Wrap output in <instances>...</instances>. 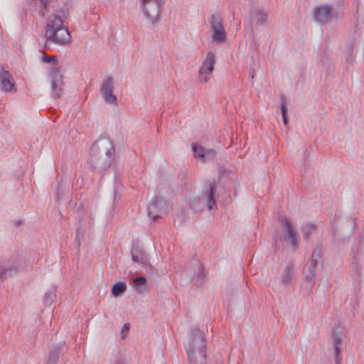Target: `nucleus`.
<instances>
[{"mask_svg": "<svg viewBox=\"0 0 364 364\" xmlns=\"http://www.w3.org/2000/svg\"><path fill=\"white\" fill-rule=\"evenodd\" d=\"M69 16L68 9H60L46 15L45 38L46 43L60 46H68L71 43L68 30L63 26L64 20Z\"/></svg>", "mask_w": 364, "mask_h": 364, "instance_id": "1", "label": "nucleus"}, {"mask_svg": "<svg viewBox=\"0 0 364 364\" xmlns=\"http://www.w3.org/2000/svg\"><path fill=\"white\" fill-rule=\"evenodd\" d=\"M185 346L190 364H205L206 341L203 332L192 328Z\"/></svg>", "mask_w": 364, "mask_h": 364, "instance_id": "2", "label": "nucleus"}, {"mask_svg": "<svg viewBox=\"0 0 364 364\" xmlns=\"http://www.w3.org/2000/svg\"><path fill=\"white\" fill-rule=\"evenodd\" d=\"M114 154L112 141L107 138L97 140L90 148V161L94 168L106 169L109 166L111 157Z\"/></svg>", "mask_w": 364, "mask_h": 364, "instance_id": "3", "label": "nucleus"}, {"mask_svg": "<svg viewBox=\"0 0 364 364\" xmlns=\"http://www.w3.org/2000/svg\"><path fill=\"white\" fill-rule=\"evenodd\" d=\"M215 64V54L212 51L208 52L198 70V78L200 83H206L210 80Z\"/></svg>", "mask_w": 364, "mask_h": 364, "instance_id": "4", "label": "nucleus"}, {"mask_svg": "<svg viewBox=\"0 0 364 364\" xmlns=\"http://www.w3.org/2000/svg\"><path fill=\"white\" fill-rule=\"evenodd\" d=\"M279 222L284 228V241L296 250L299 247L300 241L299 233L287 217L282 216Z\"/></svg>", "mask_w": 364, "mask_h": 364, "instance_id": "5", "label": "nucleus"}, {"mask_svg": "<svg viewBox=\"0 0 364 364\" xmlns=\"http://www.w3.org/2000/svg\"><path fill=\"white\" fill-rule=\"evenodd\" d=\"M162 0H141L144 14L149 23L154 25L159 19L160 4Z\"/></svg>", "mask_w": 364, "mask_h": 364, "instance_id": "6", "label": "nucleus"}, {"mask_svg": "<svg viewBox=\"0 0 364 364\" xmlns=\"http://www.w3.org/2000/svg\"><path fill=\"white\" fill-rule=\"evenodd\" d=\"M213 30L212 38L216 43H222L227 38L226 31L222 23V18L219 14H213L210 21Z\"/></svg>", "mask_w": 364, "mask_h": 364, "instance_id": "7", "label": "nucleus"}, {"mask_svg": "<svg viewBox=\"0 0 364 364\" xmlns=\"http://www.w3.org/2000/svg\"><path fill=\"white\" fill-rule=\"evenodd\" d=\"M218 188V182L215 180L209 181L204 185L203 197L209 210L216 207L215 194Z\"/></svg>", "mask_w": 364, "mask_h": 364, "instance_id": "8", "label": "nucleus"}, {"mask_svg": "<svg viewBox=\"0 0 364 364\" xmlns=\"http://www.w3.org/2000/svg\"><path fill=\"white\" fill-rule=\"evenodd\" d=\"M114 80L112 77H106L101 85V95L103 99L109 104L117 105V98L113 94Z\"/></svg>", "mask_w": 364, "mask_h": 364, "instance_id": "9", "label": "nucleus"}, {"mask_svg": "<svg viewBox=\"0 0 364 364\" xmlns=\"http://www.w3.org/2000/svg\"><path fill=\"white\" fill-rule=\"evenodd\" d=\"M50 76L51 78L53 95L55 98H58L61 96L63 90V76L57 67H54L50 69Z\"/></svg>", "mask_w": 364, "mask_h": 364, "instance_id": "10", "label": "nucleus"}, {"mask_svg": "<svg viewBox=\"0 0 364 364\" xmlns=\"http://www.w3.org/2000/svg\"><path fill=\"white\" fill-rule=\"evenodd\" d=\"M295 267L293 263H287L280 276V283L284 287H288L293 284L296 277Z\"/></svg>", "mask_w": 364, "mask_h": 364, "instance_id": "11", "label": "nucleus"}, {"mask_svg": "<svg viewBox=\"0 0 364 364\" xmlns=\"http://www.w3.org/2000/svg\"><path fill=\"white\" fill-rule=\"evenodd\" d=\"M314 15L316 21L325 23L332 18V9L330 6H321L315 7Z\"/></svg>", "mask_w": 364, "mask_h": 364, "instance_id": "12", "label": "nucleus"}, {"mask_svg": "<svg viewBox=\"0 0 364 364\" xmlns=\"http://www.w3.org/2000/svg\"><path fill=\"white\" fill-rule=\"evenodd\" d=\"M15 85L12 75L6 70L0 72V87L6 92H11Z\"/></svg>", "mask_w": 364, "mask_h": 364, "instance_id": "13", "label": "nucleus"}, {"mask_svg": "<svg viewBox=\"0 0 364 364\" xmlns=\"http://www.w3.org/2000/svg\"><path fill=\"white\" fill-rule=\"evenodd\" d=\"M132 257L133 262L141 264L144 267L148 265L147 255L139 247H134L132 250Z\"/></svg>", "mask_w": 364, "mask_h": 364, "instance_id": "14", "label": "nucleus"}, {"mask_svg": "<svg viewBox=\"0 0 364 364\" xmlns=\"http://www.w3.org/2000/svg\"><path fill=\"white\" fill-rule=\"evenodd\" d=\"M127 289V285L124 282H117L112 288V294L114 296H119L122 294Z\"/></svg>", "mask_w": 364, "mask_h": 364, "instance_id": "15", "label": "nucleus"}, {"mask_svg": "<svg viewBox=\"0 0 364 364\" xmlns=\"http://www.w3.org/2000/svg\"><path fill=\"white\" fill-rule=\"evenodd\" d=\"M146 282V279L144 277H139L134 279V288L138 293L142 294L146 290L144 286Z\"/></svg>", "mask_w": 364, "mask_h": 364, "instance_id": "16", "label": "nucleus"}, {"mask_svg": "<svg viewBox=\"0 0 364 364\" xmlns=\"http://www.w3.org/2000/svg\"><path fill=\"white\" fill-rule=\"evenodd\" d=\"M316 230V226L311 223H306L302 226L304 238L307 239Z\"/></svg>", "mask_w": 364, "mask_h": 364, "instance_id": "17", "label": "nucleus"}, {"mask_svg": "<svg viewBox=\"0 0 364 364\" xmlns=\"http://www.w3.org/2000/svg\"><path fill=\"white\" fill-rule=\"evenodd\" d=\"M148 214L154 220L159 218V211L158 210L157 201L153 202L148 207Z\"/></svg>", "mask_w": 364, "mask_h": 364, "instance_id": "18", "label": "nucleus"}, {"mask_svg": "<svg viewBox=\"0 0 364 364\" xmlns=\"http://www.w3.org/2000/svg\"><path fill=\"white\" fill-rule=\"evenodd\" d=\"M193 151L196 157L199 158L201 161L205 162V149L201 146L192 145Z\"/></svg>", "mask_w": 364, "mask_h": 364, "instance_id": "19", "label": "nucleus"}, {"mask_svg": "<svg viewBox=\"0 0 364 364\" xmlns=\"http://www.w3.org/2000/svg\"><path fill=\"white\" fill-rule=\"evenodd\" d=\"M42 5L43 6V11H42V15L46 16L48 14L50 8L55 7V1L53 0H41Z\"/></svg>", "mask_w": 364, "mask_h": 364, "instance_id": "20", "label": "nucleus"}, {"mask_svg": "<svg viewBox=\"0 0 364 364\" xmlns=\"http://www.w3.org/2000/svg\"><path fill=\"white\" fill-rule=\"evenodd\" d=\"M282 105H281V112L283 119V122L284 124H287V107L286 106V100L284 95L282 96Z\"/></svg>", "mask_w": 364, "mask_h": 364, "instance_id": "21", "label": "nucleus"}, {"mask_svg": "<svg viewBox=\"0 0 364 364\" xmlns=\"http://www.w3.org/2000/svg\"><path fill=\"white\" fill-rule=\"evenodd\" d=\"M341 338L336 335L334 336V352H335V354H336V361L337 362L338 361V355H339V353L341 352V348H340V346L341 344Z\"/></svg>", "mask_w": 364, "mask_h": 364, "instance_id": "22", "label": "nucleus"}, {"mask_svg": "<svg viewBox=\"0 0 364 364\" xmlns=\"http://www.w3.org/2000/svg\"><path fill=\"white\" fill-rule=\"evenodd\" d=\"M257 21L258 23L264 25L268 20L267 14L264 11H259L256 15Z\"/></svg>", "mask_w": 364, "mask_h": 364, "instance_id": "23", "label": "nucleus"}, {"mask_svg": "<svg viewBox=\"0 0 364 364\" xmlns=\"http://www.w3.org/2000/svg\"><path fill=\"white\" fill-rule=\"evenodd\" d=\"M55 297V294L53 291H49L46 293L44 297H43V301L45 305L50 306L52 304V303L54 301V299Z\"/></svg>", "mask_w": 364, "mask_h": 364, "instance_id": "24", "label": "nucleus"}, {"mask_svg": "<svg viewBox=\"0 0 364 364\" xmlns=\"http://www.w3.org/2000/svg\"><path fill=\"white\" fill-rule=\"evenodd\" d=\"M318 255H319V252H316V251H314L312 254V258H311V261L310 268L311 269V272H313V275H312L313 277H314V272L315 267L317 264L316 257H318Z\"/></svg>", "mask_w": 364, "mask_h": 364, "instance_id": "25", "label": "nucleus"}, {"mask_svg": "<svg viewBox=\"0 0 364 364\" xmlns=\"http://www.w3.org/2000/svg\"><path fill=\"white\" fill-rule=\"evenodd\" d=\"M59 350H60V348H58L55 350H51L50 351L49 356H48V363H55V361L58 359V353Z\"/></svg>", "mask_w": 364, "mask_h": 364, "instance_id": "26", "label": "nucleus"}, {"mask_svg": "<svg viewBox=\"0 0 364 364\" xmlns=\"http://www.w3.org/2000/svg\"><path fill=\"white\" fill-rule=\"evenodd\" d=\"M42 60L44 62L49 63H51V64H53V65H56L57 64V61H58L57 58L55 56H54V55L48 56L45 53H43V55L42 57Z\"/></svg>", "mask_w": 364, "mask_h": 364, "instance_id": "27", "label": "nucleus"}, {"mask_svg": "<svg viewBox=\"0 0 364 364\" xmlns=\"http://www.w3.org/2000/svg\"><path fill=\"white\" fill-rule=\"evenodd\" d=\"M216 156V152L213 149H205V161H207L210 159L215 158Z\"/></svg>", "mask_w": 364, "mask_h": 364, "instance_id": "28", "label": "nucleus"}, {"mask_svg": "<svg viewBox=\"0 0 364 364\" xmlns=\"http://www.w3.org/2000/svg\"><path fill=\"white\" fill-rule=\"evenodd\" d=\"M16 272L17 269L15 267L9 268V269H5V268H0V279H4L6 277L8 272Z\"/></svg>", "mask_w": 364, "mask_h": 364, "instance_id": "29", "label": "nucleus"}, {"mask_svg": "<svg viewBox=\"0 0 364 364\" xmlns=\"http://www.w3.org/2000/svg\"><path fill=\"white\" fill-rule=\"evenodd\" d=\"M129 328V324L128 323H125L123 326V328L122 329V337L124 338L125 336L124 335V331H128Z\"/></svg>", "mask_w": 364, "mask_h": 364, "instance_id": "30", "label": "nucleus"}, {"mask_svg": "<svg viewBox=\"0 0 364 364\" xmlns=\"http://www.w3.org/2000/svg\"><path fill=\"white\" fill-rule=\"evenodd\" d=\"M116 364H126V363L124 360H119L116 363Z\"/></svg>", "mask_w": 364, "mask_h": 364, "instance_id": "31", "label": "nucleus"}, {"mask_svg": "<svg viewBox=\"0 0 364 364\" xmlns=\"http://www.w3.org/2000/svg\"><path fill=\"white\" fill-rule=\"evenodd\" d=\"M20 224H21V223H20V222H16V225H19Z\"/></svg>", "mask_w": 364, "mask_h": 364, "instance_id": "32", "label": "nucleus"}]
</instances>
